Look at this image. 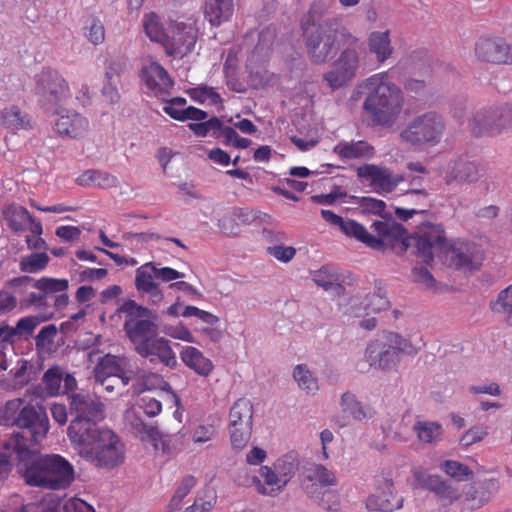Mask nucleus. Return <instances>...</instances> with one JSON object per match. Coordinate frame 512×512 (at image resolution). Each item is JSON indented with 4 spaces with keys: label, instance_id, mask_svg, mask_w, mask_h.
Here are the masks:
<instances>
[{
    "label": "nucleus",
    "instance_id": "53",
    "mask_svg": "<svg viewBox=\"0 0 512 512\" xmlns=\"http://www.w3.org/2000/svg\"><path fill=\"white\" fill-rule=\"evenodd\" d=\"M47 319L48 317H42L39 315H32L19 319L16 324L19 338L31 336L34 329Z\"/></svg>",
    "mask_w": 512,
    "mask_h": 512
},
{
    "label": "nucleus",
    "instance_id": "57",
    "mask_svg": "<svg viewBox=\"0 0 512 512\" xmlns=\"http://www.w3.org/2000/svg\"><path fill=\"white\" fill-rule=\"evenodd\" d=\"M189 128L195 135L205 137L210 131H213L214 134H216L218 129L221 128V121L217 117H212L204 122L190 123Z\"/></svg>",
    "mask_w": 512,
    "mask_h": 512
},
{
    "label": "nucleus",
    "instance_id": "55",
    "mask_svg": "<svg viewBox=\"0 0 512 512\" xmlns=\"http://www.w3.org/2000/svg\"><path fill=\"white\" fill-rule=\"evenodd\" d=\"M19 502V498L16 496L11 500V504L5 507L1 512H45L50 509L51 506L47 502H34L28 503L26 505H22L20 508L12 507V505H16Z\"/></svg>",
    "mask_w": 512,
    "mask_h": 512
},
{
    "label": "nucleus",
    "instance_id": "49",
    "mask_svg": "<svg viewBox=\"0 0 512 512\" xmlns=\"http://www.w3.org/2000/svg\"><path fill=\"white\" fill-rule=\"evenodd\" d=\"M117 356L104 355L94 368L95 379H103L104 377H115L118 375Z\"/></svg>",
    "mask_w": 512,
    "mask_h": 512
},
{
    "label": "nucleus",
    "instance_id": "1",
    "mask_svg": "<svg viewBox=\"0 0 512 512\" xmlns=\"http://www.w3.org/2000/svg\"><path fill=\"white\" fill-rule=\"evenodd\" d=\"M0 424L20 429L12 433L6 448L13 449L26 484L50 490L66 489L72 484L75 470L66 458L59 454L38 455L35 449L49 430L43 408L24 405L20 398L10 400L0 409Z\"/></svg>",
    "mask_w": 512,
    "mask_h": 512
},
{
    "label": "nucleus",
    "instance_id": "12",
    "mask_svg": "<svg viewBox=\"0 0 512 512\" xmlns=\"http://www.w3.org/2000/svg\"><path fill=\"white\" fill-rule=\"evenodd\" d=\"M469 126L475 136H495L512 131V105L489 107L477 111Z\"/></svg>",
    "mask_w": 512,
    "mask_h": 512
},
{
    "label": "nucleus",
    "instance_id": "24",
    "mask_svg": "<svg viewBox=\"0 0 512 512\" xmlns=\"http://www.w3.org/2000/svg\"><path fill=\"white\" fill-rule=\"evenodd\" d=\"M260 475L264 479V483L257 476L252 477V484L256 490L262 495L276 496L287 485L283 483V479L279 476L274 466H262L260 468Z\"/></svg>",
    "mask_w": 512,
    "mask_h": 512
},
{
    "label": "nucleus",
    "instance_id": "36",
    "mask_svg": "<svg viewBox=\"0 0 512 512\" xmlns=\"http://www.w3.org/2000/svg\"><path fill=\"white\" fill-rule=\"evenodd\" d=\"M81 186H96L99 188H110L116 185L117 178L107 172L99 170H87L77 179Z\"/></svg>",
    "mask_w": 512,
    "mask_h": 512
},
{
    "label": "nucleus",
    "instance_id": "22",
    "mask_svg": "<svg viewBox=\"0 0 512 512\" xmlns=\"http://www.w3.org/2000/svg\"><path fill=\"white\" fill-rule=\"evenodd\" d=\"M404 498L394 493L393 484L385 482V488L378 494L371 495L366 502L367 509L371 511L393 512L403 507Z\"/></svg>",
    "mask_w": 512,
    "mask_h": 512
},
{
    "label": "nucleus",
    "instance_id": "30",
    "mask_svg": "<svg viewBox=\"0 0 512 512\" xmlns=\"http://www.w3.org/2000/svg\"><path fill=\"white\" fill-rule=\"evenodd\" d=\"M240 426H253V405L245 398L238 399L229 413V427Z\"/></svg>",
    "mask_w": 512,
    "mask_h": 512
},
{
    "label": "nucleus",
    "instance_id": "61",
    "mask_svg": "<svg viewBox=\"0 0 512 512\" xmlns=\"http://www.w3.org/2000/svg\"><path fill=\"white\" fill-rule=\"evenodd\" d=\"M487 434L488 432L484 427H472L461 437L460 444L466 447L471 446L474 443L481 441L485 436H487Z\"/></svg>",
    "mask_w": 512,
    "mask_h": 512
},
{
    "label": "nucleus",
    "instance_id": "34",
    "mask_svg": "<svg viewBox=\"0 0 512 512\" xmlns=\"http://www.w3.org/2000/svg\"><path fill=\"white\" fill-rule=\"evenodd\" d=\"M2 124L11 130L30 129L29 115L17 106L5 108L1 113Z\"/></svg>",
    "mask_w": 512,
    "mask_h": 512
},
{
    "label": "nucleus",
    "instance_id": "25",
    "mask_svg": "<svg viewBox=\"0 0 512 512\" xmlns=\"http://www.w3.org/2000/svg\"><path fill=\"white\" fill-rule=\"evenodd\" d=\"M333 152L341 159L368 160L375 155V149L366 141H340L334 146Z\"/></svg>",
    "mask_w": 512,
    "mask_h": 512
},
{
    "label": "nucleus",
    "instance_id": "62",
    "mask_svg": "<svg viewBox=\"0 0 512 512\" xmlns=\"http://www.w3.org/2000/svg\"><path fill=\"white\" fill-rule=\"evenodd\" d=\"M107 82L103 86L102 95L111 104L116 103L119 100V93L116 85V81L110 71L106 72Z\"/></svg>",
    "mask_w": 512,
    "mask_h": 512
},
{
    "label": "nucleus",
    "instance_id": "6",
    "mask_svg": "<svg viewBox=\"0 0 512 512\" xmlns=\"http://www.w3.org/2000/svg\"><path fill=\"white\" fill-rule=\"evenodd\" d=\"M358 94H364L363 109L375 125L390 126L401 113V90L388 80L386 73L374 74L357 86Z\"/></svg>",
    "mask_w": 512,
    "mask_h": 512
},
{
    "label": "nucleus",
    "instance_id": "48",
    "mask_svg": "<svg viewBox=\"0 0 512 512\" xmlns=\"http://www.w3.org/2000/svg\"><path fill=\"white\" fill-rule=\"evenodd\" d=\"M143 27L146 35L154 42L163 44L166 39V32L162 28L159 17L154 14H147L143 20Z\"/></svg>",
    "mask_w": 512,
    "mask_h": 512
},
{
    "label": "nucleus",
    "instance_id": "16",
    "mask_svg": "<svg viewBox=\"0 0 512 512\" xmlns=\"http://www.w3.org/2000/svg\"><path fill=\"white\" fill-rule=\"evenodd\" d=\"M37 279L21 276L9 281L8 286L20 296L19 303L22 308L47 309V300L44 292L32 285Z\"/></svg>",
    "mask_w": 512,
    "mask_h": 512
},
{
    "label": "nucleus",
    "instance_id": "42",
    "mask_svg": "<svg viewBox=\"0 0 512 512\" xmlns=\"http://www.w3.org/2000/svg\"><path fill=\"white\" fill-rule=\"evenodd\" d=\"M217 502V495L213 489L207 488L197 493L192 505L184 512H210Z\"/></svg>",
    "mask_w": 512,
    "mask_h": 512
},
{
    "label": "nucleus",
    "instance_id": "5",
    "mask_svg": "<svg viewBox=\"0 0 512 512\" xmlns=\"http://www.w3.org/2000/svg\"><path fill=\"white\" fill-rule=\"evenodd\" d=\"M321 216L331 225L338 226L347 236L356 238L372 249L379 251L390 249L398 255L408 249L406 230L395 221H375L371 225L375 233L373 235L360 223L352 219L345 220L330 210L322 209Z\"/></svg>",
    "mask_w": 512,
    "mask_h": 512
},
{
    "label": "nucleus",
    "instance_id": "43",
    "mask_svg": "<svg viewBox=\"0 0 512 512\" xmlns=\"http://www.w3.org/2000/svg\"><path fill=\"white\" fill-rule=\"evenodd\" d=\"M390 306V302L387 299V292L381 286V283H377L375 286V291L371 294H368L364 299V307L365 309L378 313L388 309Z\"/></svg>",
    "mask_w": 512,
    "mask_h": 512
},
{
    "label": "nucleus",
    "instance_id": "56",
    "mask_svg": "<svg viewBox=\"0 0 512 512\" xmlns=\"http://www.w3.org/2000/svg\"><path fill=\"white\" fill-rule=\"evenodd\" d=\"M359 205L366 213H372L385 218L388 214L385 211L386 203L383 200L373 197H362Z\"/></svg>",
    "mask_w": 512,
    "mask_h": 512
},
{
    "label": "nucleus",
    "instance_id": "2",
    "mask_svg": "<svg viewBox=\"0 0 512 512\" xmlns=\"http://www.w3.org/2000/svg\"><path fill=\"white\" fill-rule=\"evenodd\" d=\"M119 311L125 314L123 330L140 357L153 365L161 364L169 369L178 367L171 341L157 334V316L152 310L127 300Z\"/></svg>",
    "mask_w": 512,
    "mask_h": 512
},
{
    "label": "nucleus",
    "instance_id": "7",
    "mask_svg": "<svg viewBox=\"0 0 512 512\" xmlns=\"http://www.w3.org/2000/svg\"><path fill=\"white\" fill-rule=\"evenodd\" d=\"M310 61L322 65L332 60L343 42H356V36L343 24L342 19H331L323 27L302 29Z\"/></svg>",
    "mask_w": 512,
    "mask_h": 512
},
{
    "label": "nucleus",
    "instance_id": "35",
    "mask_svg": "<svg viewBox=\"0 0 512 512\" xmlns=\"http://www.w3.org/2000/svg\"><path fill=\"white\" fill-rule=\"evenodd\" d=\"M163 110L171 118L178 121L194 120L202 121L207 118V113L193 106L180 107L169 101H166Z\"/></svg>",
    "mask_w": 512,
    "mask_h": 512
},
{
    "label": "nucleus",
    "instance_id": "19",
    "mask_svg": "<svg viewBox=\"0 0 512 512\" xmlns=\"http://www.w3.org/2000/svg\"><path fill=\"white\" fill-rule=\"evenodd\" d=\"M479 167L476 162L466 157H459L448 162L444 171V181L447 185L454 182L474 183L479 179Z\"/></svg>",
    "mask_w": 512,
    "mask_h": 512
},
{
    "label": "nucleus",
    "instance_id": "27",
    "mask_svg": "<svg viewBox=\"0 0 512 512\" xmlns=\"http://www.w3.org/2000/svg\"><path fill=\"white\" fill-rule=\"evenodd\" d=\"M233 0H205L204 15L213 26H220L233 15Z\"/></svg>",
    "mask_w": 512,
    "mask_h": 512
},
{
    "label": "nucleus",
    "instance_id": "18",
    "mask_svg": "<svg viewBox=\"0 0 512 512\" xmlns=\"http://www.w3.org/2000/svg\"><path fill=\"white\" fill-rule=\"evenodd\" d=\"M475 52L479 59L486 62L512 64V46L500 38L480 40Z\"/></svg>",
    "mask_w": 512,
    "mask_h": 512
},
{
    "label": "nucleus",
    "instance_id": "29",
    "mask_svg": "<svg viewBox=\"0 0 512 512\" xmlns=\"http://www.w3.org/2000/svg\"><path fill=\"white\" fill-rule=\"evenodd\" d=\"M369 51L376 56L379 63L385 62L393 53L389 31H374L368 38Z\"/></svg>",
    "mask_w": 512,
    "mask_h": 512
},
{
    "label": "nucleus",
    "instance_id": "58",
    "mask_svg": "<svg viewBox=\"0 0 512 512\" xmlns=\"http://www.w3.org/2000/svg\"><path fill=\"white\" fill-rule=\"evenodd\" d=\"M190 95L193 100L201 103L208 101L211 104H217L220 101L219 94L213 88L207 86L192 89Z\"/></svg>",
    "mask_w": 512,
    "mask_h": 512
},
{
    "label": "nucleus",
    "instance_id": "54",
    "mask_svg": "<svg viewBox=\"0 0 512 512\" xmlns=\"http://www.w3.org/2000/svg\"><path fill=\"white\" fill-rule=\"evenodd\" d=\"M196 485V478L188 475L186 476L181 484L176 489L171 501L170 506L173 509H177L181 504L182 500L190 493L191 489Z\"/></svg>",
    "mask_w": 512,
    "mask_h": 512
},
{
    "label": "nucleus",
    "instance_id": "10",
    "mask_svg": "<svg viewBox=\"0 0 512 512\" xmlns=\"http://www.w3.org/2000/svg\"><path fill=\"white\" fill-rule=\"evenodd\" d=\"M35 91L40 105L49 112H55L71 96L67 81L50 68L43 69L36 76Z\"/></svg>",
    "mask_w": 512,
    "mask_h": 512
},
{
    "label": "nucleus",
    "instance_id": "15",
    "mask_svg": "<svg viewBox=\"0 0 512 512\" xmlns=\"http://www.w3.org/2000/svg\"><path fill=\"white\" fill-rule=\"evenodd\" d=\"M197 41V31L193 24L177 23L171 34H166L163 47L170 56L182 58L194 48Z\"/></svg>",
    "mask_w": 512,
    "mask_h": 512
},
{
    "label": "nucleus",
    "instance_id": "60",
    "mask_svg": "<svg viewBox=\"0 0 512 512\" xmlns=\"http://www.w3.org/2000/svg\"><path fill=\"white\" fill-rule=\"evenodd\" d=\"M276 38L275 29L267 27L259 33L258 43L255 50L261 54H267Z\"/></svg>",
    "mask_w": 512,
    "mask_h": 512
},
{
    "label": "nucleus",
    "instance_id": "17",
    "mask_svg": "<svg viewBox=\"0 0 512 512\" xmlns=\"http://www.w3.org/2000/svg\"><path fill=\"white\" fill-rule=\"evenodd\" d=\"M54 128L62 137L80 139L89 131V121L75 110H62L58 114Z\"/></svg>",
    "mask_w": 512,
    "mask_h": 512
},
{
    "label": "nucleus",
    "instance_id": "31",
    "mask_svg": "<svg viewBox=\"0 0 512 512\" xmlns=\"http://www.w3.org/2000/svg\"><path fill=\"white\" fill-rule=\"evenodd\" d=\"M489 308L494 314L502 316L504 322L512 327V283L490 301Z\"/></svg>",
    "mask_w": 512,
    "mask_h": 512
},
{
    "label": "nucleus",
    "instance_id": "37",
    "mask_svg": "<svg viewBox=\"0 0 512 512\" xmlns=\"http://www.w3.org/2000/svg\"><path fill=\"white\" fill-rule=\"evenodd\" d=\"M293 378L307 395H315L319 390L317 377L304 364H299L293 369Z\"/></svg>",
    "mask_w": 512,
    "mask_h": 512
},
{
    "label": "nucleus",
    "instance_id": "32",
    "mask_svg": "<svg viewBox=\"0 0 512 512\" xmlns=\"http://www.w3.org/2000/svg\"><path fill=\"white\" fill-rule=\"evenodd\" d=\"M313 281L325 291H331L336 295H340L344 287L340 283V276L331 266H322L313 273Z\"/></svg>",
    "mask_w": 512,
    "mask_h": 512
},
{
    "label": "nucleus",
    "instance_id": "20",
    "mask_svg": "<svg viewBox=\"0 0 512 512\" xmlns=\"http://www.w3.org/2000/svg\"><path fill=\"white\" fill-rule=\"evenodd\" d=\"M32 285L44 292L47 308L61 309L67 305L68 295L66 291L68 289V280L42 277L33 282Z\"/></svg>",
    "mask_w": 512,
    "mask_h": 512
},
{
    "label": "nucleus",
    "instance_id": "4",
    "mask_svg": "<svg viewBox=\"0 0 512 512\" xmlns=\"http://www.w3.org/2000/svg\"><path fill=\"white\" fill-rule=\"evenodd\" d=\"M407 237L409 246L416 248L422 261L429 264L436 255L445 252L449 265L456 270L471 272L478 270L482 264L480 249L472 243H456L449 247L441 225H429L415 237Z\"/></svg>",
    "mask_w": 512,
    "mask_h": 512
},
{
    "label": "nucleus",
    "instance_id": "46",
    "mask_svg": "<svg viewBox=\"0 0 512 512\" xmlns=\"http://www.w3.org/2000/svg\"><path fill=\"white\" fill-rule=\"evenodd\" d=\"M50 261L46 252L32 253L22 257L19 263L20 269L26 273H38L44 270Z\"/></svg>",
    "mask_w": 512,
    "mask_h": 512
},
{
    "label": "nucleus",
    "instance_id": "13",
    "mask_svg": "<svg viewBox=\"0 0 512 512\" xmlns=\"http://www.w3.org/2000/svg\"><path fill=\"white\" fill-rule=\"evenodd\" d=\"M70 422L99 423L105 418V406L96 394L74 393L69 397Z\"/></svg>",
    "mask_w": 512,
    "mask_h": 512
},
{
    "label": "nucleus",
    "instance_id": "28",
    "mask_svg": "<svg viewBox=\"0 0 512 512\" xmlns=\"http://www.w3.org/2000/svg\"><path fill=\"white\" fill-rule=\"evenodd\" d=\"M4 216L9 227L15 232L25 231L33 225V222H38L26 208L19 205H9L6 207Z\"/></svg>",
    "mask_w": 512,
    "mask_h": 512
},
{
    "label": "nucleus",
    "instance_id": "47",
    "mask_svg": "<svg viewBox=\"0 0 512 512\" xmlns=\"http://www.w3.org/2000/svg\"><path fill=\"white\" fill-rule=\"evenodd\" d=\"M306 479L309 482L316 481L321 487H329L337 484L335 474L321 464H315L309 468Z\"/></svg>",
    "mask_w": 512,
    "mask_h": 512
},
{
    "label": "nucleus",
    "instance_id": "8",
    "mask_svg": "<svg viewBox=\"0 0 512 512\" xmlns=\"http://www.w3.org/2000/svg\"><path fill=\"white\" fill-rule=\"evenodd\" d=\"M416 353L412 343L396 332H385L381 337L368 343L365 359L370 367L391 371L400 362L402 354Z\"/></svg>",
    "mask_w": 512,
    "mask_h": 512
},
{
    "label": "nucleus",
    "instance_id": "51",
    "mask_svg": "<svg viewBox=\"0 0 512 512\" xmlns=\"http://www.w3.org/2000/svg\"><path fill=\"white\" fill-rule=\"evenodd\" d=\"M229 432L233 449L242 450L250 440L252 426L229 427Z\"/></svg>",
    "mask_w": 512,
    "mask_h": 512
},
{
    "label": "nucleus",
    "instance_id": "64",
    "mask_svg": "<svg viewBox=\"0 0 512 512\" xmlns=\"http://www.w3.org/2000/svg\"><path fill=\"white\" fill-rule=\"evenodd\" d=\"M87 37L94 45L103 43L105 39V29L99 20L92 19L91 24L88 27Z\"/></svg>",
    "mask_w": 512,
    "mask_h": 512
},
{
    "label": "nucleus",
    "instance_id": "23",
    "mask_svg": "<svg viewBox=\"0 0 512 512\" xmlns=\"http://www.w3.org/2000/svg\"><path fill=\"white\" fill-rule=\"evenodd\" d=\"M333 6V0H315L301 23L302 29L306 27H323L331 19H341L338 16L332 15Z\"/></svg>",
    "mask_w": 512,
    "mask_h": 512
},
{
    "label": "nucleus",
    "instance_id": "3",
    "mask_svg": "<svg viewBox=\"0 0 512 512\" xmlns=\"http://www.w3.org/2000/svg\"><path fill=\"white\" fill-rule=\"evenodd\" d=\"M98 424L70 422L67 436L81 458L96 467L112 469L124 462V445L112 430Z\"/></svg>",
    "mask_w": 512,
    "mask_h": 512
},
{
    "label": "nucleus",
    "instance_id": "63",
    "mask_svg": "<svg viewBox=\"0 0 512 512\" xmlns=\"http://www.w3.org/2000/svg\"><path fill=\"white\" fill-rule=\"evenodd\" d=\"M140 408L148 417H155L162 411V404L150 396H143L140 400Z\"/></svg>",
    "mask_w": 512,
    "mask_h": 512
},
{
    "label": "nucleus",
    "instance_id": "50",
    "mask_svg": "<svg viewBox=\"0 0 512 512\" xmlns=\"http://www.w3.org/2000/svg\"><path fill=\"white\" fill-rule=\"evenodd\" d=\"M441 469L457 481H466L472 476L468 466L454 460H446L441 464Z\"/></svg>",
    "mask_w": 512,
    "mask_h": 512
},
{
    "label": "nucleus",
    "instance_id": "44",
    "mask_svg": "<svg viewBox=\"0 0 512 512\" xmlns=\"http://www.w3.org/2000/svg\"><path fill=\"white\" fill-rule=\"evenodd\" d=\"M65 375V369L55 365L50 367L43 375V383L47 392L52 395H59L62 392V380Z\"/></svg>",
    "mask_w": 512,
    "mask_h": 512
},
{
    "label": "nucleus",
    "instance_id": "40",
    "mask_svg": "<svg viewBox=\"0 0 512 512\" xmlns=\"http://www.w3.org/2000/svg\"><path fill=\"white\" fill-rule=\"evenodd\" d=\"M58 329L54 324L43 327L35 337V348L38 353L51 354L56 351L55 338Z\"/></svg>",
    "mask_w": 512,
    "mask_h": 512
},
{
    "label": "nucleus",
    "instance_id": "21",
    "mask_svg": "<svg viewBox=\"0 0 512 512\" xmlns=\"http://www.w3.org/2000/svg\"><path fill=\"white\" fill-rule=\"evenodd\" d=\"M147 88L156 97H164L173 87V80L164 67L157 62H151L142 69Z\"/></svg>",
    "mask_w": 512,
    "mask_h": 512
},
{
    "label": "nucleus",
    "instance_id": "26",
    "mask_svg": "<svg viewBox=\"0 0 512 512\" xmlns=\"http://www.w3.org/2000/svg\"><path fill=\"white\" fill-rule=\"evenodd\" d=\"M182 362L196 374L207 377L214 369L212 361L193 346H185L180 352Z\"/></svg>",
    "mask_w": 512,
    "mask_h": 512
},
{
    "label": "nucleus",
    "instance_id": "14",
    "mask_svg": "<svg viewBox=\"0 0 512 512\" xmlns=\"http://www.w3.org/2000/svg\"><path fill=\"white\" fill-rule=\"evenodd\" d=\"M357 176L369 182L370 187L378 194L391 193L406 178L385 166L365 164L357 169Z\"/></svg>",
    "mask_w": 512,
    "mask_h": 512
},
{
    "label": "nucleus",
    "instance_id": "38",
    "mask_svg": "<svg viewBox=\"0 0 512 512\" xmlns=\"http://www.w3.org/2000/svg\"><path fill=\"white\" fill-rule=\"evenodd\" d=\"M340 406L344 413H348L357 421L367 420L371 417L370 410L364 407L351 392L342 394Z\"/></svg>",
    "mask_w": 512,
    "mask_h": 512
},
{
    "label": "nucleus",
    "instance_id": "11",
    "mask_svg": "<svg viewBox=\"0 0 512 512\" xmlns=\"http://www.w3.org/2000/svg\"><path fill=\"white\" fill-rule=\"evenodd\" d=\"M342 46L344 48L334 61L332 69L323 75L324 81L333 90L346 86L354 79L360 67L361 43L359 38L356 36V42L352 44L343 42Z\"/></svg>",
    "mask_w": 512,
    "mask_h": 512
},
{
    "label": "nucleus",
    "instance_id": "45",
    "mask_svg": "<svg viewBox=\"0 0 512 512\" xmlns=\"http://www.w3.org/2000/svg\"><path fill=\"white\" fill-rule=\"evenodd\" d=\"M154 270L155 264L152 262L146 263L137 269L135 276V286L138 291L144 293L158 285V283L154 281V278H156V273Z\"/></svg>",
    "mask_w": 512,
    "mask_h": 512
},
{
    "label": "nucleus",
    "instance_id": "59",
    "mask_svg": "<svg viewBox=\"0 0 512 512\" xmlns=\"http://www.w3.org/2000/svg\"><path fill=\"white\" fill-rule=\"evenodd\" d=\"M267 253L281 262H289L296 254V250L292 246H284L283 243L269 246Z\"/></svg>",
    "mask_w": 512,
    "mask_h": 512
},
{
    "label": "nucleus",
    "instance_id": "39",
    "mask_svg": "<svg viewBox=\"0 0 512 512\" xmlns=\"http://www.w3.org/2000/svg\"><path fill=\"white\" fill-rule=\"evenodd\" d=\"M300 461L296 453L290 452L278 458L273 464L283 483L288 484L299 469Z\"/></svg>",
    "mask_w": 512,
    "mask_h": 512
},
{
    "label": "nucleus",
    "instance_id": "33",
    "mask_svg": "<svg viewBox=\"0 0 512 512\" xmlns=\"http://www.w3.org/2000/svg\"><path fill=\"white\" fill-rule=\"evenodd\" d=\"M423 487L439 498L453 502L459 499L460 493L449 482L443 480L438 475H430L423 481Z\"/></svg>",
    "mask_w": 512,
    "mask_h": 512
},
{
    "label": "nucleus",
    "instance_id": "9",
    "mask_svg": "<svg viewBox=\"0 0 512 512\" xmlns=\"http://www.w3.org/2000/svg\"><path fill=\"white\" fill-rule=\"evenodd\" d=\"M445 131L444 117L435 111H428L410 120L399 136L403 143L411 147H434L442 141Z\"/></svg>",
    "mask_w": 512,
    "mask_h": 512
},
{
    "label": "nucleus",
    "instance_id": "41",
    "mask_svg": "<svg viewBox=\"0 0 512 512\" xmlns=\"http://www.w3.org/2000/svg\"><path fill=\"white\" fill-rule=\"evenodd\" d=\"M413 430L417 433L419 441L430 444L441 439L442 427L438 422L417 421Z\"/></svg>",
    "mask_w": 512,
    "mask_h": 512
},
{
    "label": "nucleus",
    "instance_id": "52",
    "mask_svg": "<svg viewBox=\"0 0 512 512\" xmlns=\"http://www.w3.org/2000/svg\"><path fill=\"white\" fill-rule=\"evenodd\" d=\"M31 235L26 236V244L29 249L45 252L47 250V244L41 237L43 233V227L40 221L33 222V225L29 227Z\"/></svg>",
    "mask_w": 512,
    "mask_h": 512
}]
</instances>
